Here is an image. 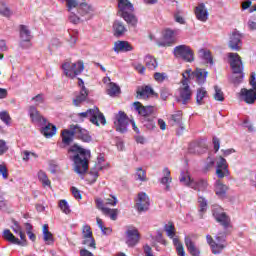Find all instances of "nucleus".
<instances>
[{
    "instance_id": "1",
    "label": "nucleus",
    "mask_w": 256,
    "mask_h": 256,
    "mask_svg": "<svg viewBox=\"0 0 256 256\" xmlns=\"http://www.w3.org/2000/svg\"><path fill=\"white\" fill-rule=\"evenodd\" d=\"M69 159L74 164V171L78 175H85L89 171V160L91 159V150L85 149L78 144L72 145L68 149Z\"/></svg>"
},
{
    "instance_id": "2",
    "label": "nucleus",
    "mask_w": 256,
    "mask_h": 256,
    "mask_svg": "<svg viewBox=\"0 0 256 256\" xmlns=\"http://www.w3.org/2000/svg\"><path fill=\"white\" fill-rule=\"evenodd\" d=\"M228 63L232 69V73L234 74L232 77V83L234 85H239L243 83V79L245 78V74L243 73V61L241 57L237 53L230 52L227 54Z\"/></svg>"
},
{
    "instance_id": "3",
    "label": "nucleus",
    "mask_w": 256,
    "mask_h": 256,
    "mask_svg": "<svg viewBox=\"0 0 256 256\" xmlns=\"http://www.w3.org/2000/svg\"><path fill=\"white\" fill-rule=\"evenodd\" d=\"M78 120L83 122L85 119H88L90 123L99 127V122L101 125H106L107 120L105 119V115L99 111L97 106L86 110L85 112H80L77 114Z\"/></svg>"
},
{
    "instance_id": "4",
    "label": "nucleus",
    "mask_w": 256,
    "mask_h": 256,
    "mask_svg": "<svg viewBox=\"0 0 256 256\" xmlns=\"http://www.w3.org/2000/svg\"><path fill=\"white\" fill-rule=\"evenodd\" d=\"M120 17L131 25V27H137V17L133 15V4L129 0H117Z\"/></svg>"
},
{
    "instance_id": "5",
    "label": "nucleus",
    "mask_w": 256,
    "mask_h": 256,
    "mask_svg": "<svg viewBox=\"0 0 256 256\" xmlns=\"http://www.w3.org/2000/svg\"><path fill=\"white\" fill-rule=\"evenodd\" d=\"M179 181L180 183H183V185H185L186 187L194 189V191H207V187H209V184L206 182V180L200 179L198 181H195L191 179L189 172L185 171H182L180 173Z\"/></svg>"
},
{
    "instance_id": "6",
    "label": "nucleus",
    "mask_w": 256,
    "mask_h": 256,
    "mask_svg": "<svg viewBox=\"0 0 256 256\" xmlns=\"http://www.w3.org/2000/svg\"><path fill=\"white\" fill-rule=\"evenodd\" d=\"M62 69L66 77H70V79H75L77 75H81V73H83V70L85 69V64H83V61H78L76 63L65 62L62 64Z\"/></svg>"
},
{
    "instance_id": "7",
    "label": "nucleus",
    "mask_w": 256,
    "mask_h": 256,
    "mask_svg": "<svg viewBox=\"0 0 256 256\" xmlns=\"http://www.w3.org/2000/svg\"><path fill=\"white\" fill-rule=\"evenodd\" d=\"M174 56L177 59H182L183 61H186V63H193V61H195L193 50L190 46H187L185 44L178 45L174 48Z\"/></svg>"
},
{
    "instance_id": "8",
    "label": "nucleus",
    "mask_w": 256,
    "mask_h": 256,
    "mask_svg": "<svg viewBox=\"0 0 256 256\" xmlns=\"http://www.w3.org/2000/svg\"><path fill=\"white\" fill-rule=\"evenodd\" d=\"M227 235H229V232L225 230L224 232H219L215 236L216 243L212 244L213 255H220V253H223V249L227 247Z\"/></svg>"
},
{
    "instance_id": "9",
    "label": "nucleus",
    "mask_w": 256,
    "mask_h": 256,
    "mask_svg": "<svg viewBox=\"0 0 256 256\" xmlns=\"http://www.w3.org/2000/svg\"><path fill=\"white\" fill-rule=\"evenodd\" d=\"M183 75L182 85L183 88L180 89V99H182L183 105H187V101L191 99V88L189 87V83L187 82L189 77H191V70H186Z\"/></svg>"
},
{
    "instance_id": "10",
    "label": "nucleus",
    "mask_w": 256,
    "mask_h": 256,
    "mask_svg": "<svg viewBox=\"0 0 256 256\" xmlns=\"http://www.w3.org/2000/svg\"><path fill=\"white\" fill-rule=\"evenodd\" d=\"M70 129H72V131H74V135H75L76 139L83 141V143H91L93 141V137L87 131V129H84L77 124L70 125Z\"/></svg>"
},
{
    "instance_id": "11",
    "label": "nucleus",
    "mask_w": 256,
    "mask_h": 256,
    "mask_svg": "<svg viewBox=\"0 0 256 256\" xmlns=\"http://www.w3.org/2000/svg\"><path fill=\"white\" fill-rule=\"evenodd\" d=\"M212 214L214 219H216L217 223H220L224 230L227 231L229 227H231V218L227 215V213L223 212L221 208H215L212 210Z\"/></svg>"
},
{
    "instance_id": "12",
    "label": "nucleus",
    "mask_w": 256,
    "mask_h": 256,
    "mask_svg": "<svg viewBox=\"0 0 256 256\" xmlns=\"http://www.w3.org/2000/svg\"><path fill=\"white\" fill-rule=\"evenodd\" d=\"M133 107L138 115L142 117V120L149 119V117H153L155 113V106H144L141 102H134Z\"/></svg>"
},
{
    "instance_id": "13",
    "label": "nucleus",
    "mask_w": 256,
    "mask_h": 256,
    "mask_svg": "<svg viewBox=\"0 0 256 256\" xmlns=\"http://www.w3.org/2000/svg\"><path fill=\"white\" fill-rule=\"evenodd\" d=\"M228 47L231 51H241V47H243V35L239 33V31L234 30L230 35Z\"/></svg>"
},
{
    "instance_id": "14",
    "label": "nucleus",
    "mask_w": 256,
    "mask_h": 256,
    "mask_svg": "<svg viewBox=\"0 0 256 256\" xmlns=\"http://www.w3.org/2000/svg\"><path fill=\"white\" fill-rule=\"evenodd\" d=\"M116 131L119 133H127V126L129 125V117L123 111H119L116 115Z\"/></svg>"
},
{
    "instance_id": "15",
    "label": "nucleus",
    "mask_w": 256,
    "mask_h": 256,
    "mask_svg": "<svg viewBox=\"0 0 256 256\" xmlns=\"http://www.w3.org/2000/svg\"><path fill=\"white\" fill-rule=\"evenodd\" d=\"M78 86L81 87L79 95L73 100L75 107H79L89 97V90L85 87L83 79L78 78Z\"/></svg>"
},
{
    "instance_id": "16",
    "label": "nucleus",
    "mask_w": 256,
    "mask_h": 256,
    "mask_svg": "<svg viewBox=\"0 0 256 256\" xmlns=\"http://www.w3.org/2000/svg\"><path fill=\"white\" fill-rule=\"evenodd\" d=\"M29 115H30L32 123H35L36 125H39L40 127H43V125H47V119L41 115L39 110H37V107L30 106Z\"/></svg>"
},
{
    "instance_id": "17",
    "label": "nucleus",
    "mask_w": 256,
    "mask_h": 256,
    "mask_svg": "<svg viewBox=\"0 0 256 256\" xmlns=\"http://www.w3.org/2000/svg\"><path fill=\"white\" fill-rule=\"evenodd\" d=\"M149 196L145 192H141L138 194V200L136 202V209L139 213H143V211H149Z\"/></svg>"
},
{
    "instance_id": "18",
    "label": "nucleus",
    "mask_w": 256,
    "mask_h": 256,
    "mask_svg": "<svg viewBox=\"0 0 256 256\" xmlns=\"http://www.w3.org/2000/svg\"><path fill=\"white\" fill-rule=\"evenodd\" d=\"M206 152L207 144L205 143V140L196 141L189 146V153H192L193 155H203V153Z\"/></svg>"
},
{
    "instance_id": "19",
    "label": "nucleus",
    "mask_w": 256,
    "mask_h": 256,
    "mask_svg": "<svg viewBox=\"0 0 256 256\" xmlns=\"http://www.w3.org/2000/svg\"><path fill=\"white\" fill-rule=\"evenodd\" d=\"M240 97H242L243 101L248 105H253L256 101V90L242 88L240 91Z\"/></svg>"
},
{
    "instance_id": "20",
    "label": "nucleus",
    "mask_w": 256,
    "mask_h": 256,
    "mask_svg": "<svg viewBox=\"0 0 256 256\" xmlns=\"http://www.w3.org/2000/svg\"><path fill=\"white\" fill-rule=\"evenodd\" d=\"M183 113L181 111H178L177 113L171 115L170 123L171 125H177L180 130L177 131V135H183V132L185 131V126H183Z\"/></svg>"
},
{
    "instance_id": "21",
    "label": "nucleus",
    "mask_w": 256,
    "mask_h": 256,
    "mask_svg": "<svg viewBox=\"0 0 256 256\" xmlns=\"http://www.w3.org/2000/svg\"><path fill=\"white\" fill-rule=\"evenodd\" d=\"M137 99H148L150 95H154V97H158V94L155 93L151 86H141L137 88Z\"/></svg>"
},
{
    "instance_id": "22",
    "label": "nucleus",
    "mask_w": 256,
    "mask_h": 256,
    "mask_svg": "<svg viewBox=\"0 0 256 256\" xmlns=\"http://www.w3.org/2000/svg\"><path fill=\"white\" fill-rule=\"evenodd\" d=\"M126 237V244L128 247H135V245L139 243V231L137 229L127 230Z\"/></svg>"
},
{
    "instance_id": "23",
    "label": "nucleus",
    "mask_w": 256,
    "mask_h": 256,
    "mask_svg": "<svg viewBox=\"0 0 256 256\" xmlns=\"http://www.w3.org/2000/svg\"><path fill=\"white\" fill-rule=\"evenodd\" d=\"M185 245L187 247V251L191 256H201V250H199V247L195 245V242L191 240L189 237H185Z\"/></svg>"
},
{
    "instance_id": "24",
    "label": "nucleus",
    "mask_w": 256,
    "mask_h": 256,
    "mask_svg": "<svg viewBox=\"0 0 256 256\" xmlns=\"http://www.w3.org/2000/svg\"><path fill=\"white\" fill-rule=\"evenodd\" d=\"M195 15L198 21H207L209 19V12L207 11V8H205V4H200L195 9Z\"/></svg>"
},
{
    "instance_id": "25",
    "label": "nucleus",
    "mask_w": 256,
    "mask_h": 256,
    "mask_svg": "<svg viewBox=\"0 0 256 256\" xmlns=\"http://www.w3.org/2000/svg\"><path fill=\"white\" fill-rule=\"evenodd\" d=\"M114 51L115 53H127L129 51H133V46L127 41H117L114 44Z\"/></svg>"
},
{
    "instance_id": "26",
    "label": "nucleus",
    "mask_w": 256,
    "mask_h": 256,
    "mask_svg": "<svg viewBox=\"0 0 256 256\" xmlns=\"http://www.w3.org/2000/svg\"><path fill=\"white\" fill-rule=\"evenodd\" d=\"M193 77H195L196 83L198 85H203L205 81H207V75L209 72L205 69L197 68L195 72L192 73Z\"/></svg>"
},
{
    "instance_id": "27",
    "label": "nucleus",
    "mask_w": 256,
    "mask_h": 256,
    "mask_svg": "<svg viewBox=\"0 0 256 256\" xmlns=\"http://www.w3.org/2000/svg\"><path fill=\"white\" fill-rule=\"evenodd\" d=\"M40 131H41V134L44 135V137H46V139H51V137H53V135L57 133V126L51 123H48L47 125L42 127Z\"/></svg>"
},
{
    "instance_id": "28",
    "label": "nucleus",
    "mask_w": 256,
    "mask_h": 256,
    "mask_svg": "<svg viewBox=\"0 0 256 256\" xmlns=\"http://www.w3.org/2000/svg\"><path fill=\"white\" fill-rule=\"evenodd\" d=\"M114 36L115 37H123L125 33H127V28L123 24L121 20H116L113 23Z\"/></svg>"
},
{
    "instance_id": "29",
    "label": "nucleus",
    "mask_w": 256,
    "mask_h": 256,
    "mask_svg": "<svg viewBox=\"0 0 256 256\" xmlns=\"http://www.w3.org/2000/svg\"><path fill=\"white\" fill-rule=\"evenodd\" d=\"M164 42H160V47H166L171 45L175 41V32L172 29H166L164 32Z\"/></svg>"
},
{
    "instance_id": "30",
    "label": "nucleus",
    "mask_w": 256,
    "mask_h": 256,
    "mask_svg": "<svg viewBox=\"0 0 256 256\" xmlns=\"http://www.w3.org/2000/svg\"><path fill=\"white\" fill-rule=\"evenodd\" d=\"M73 139H75V131L71 128L69 130L62 131V143L64 145H71Z\"/></svg>"
},
{
    "instance_id": "31",
    "label": "nucleus",
    "mask_w": 256,
    "mask_h": 256,
    "mask_svg": "<svg viewBox=\"0 0 256 256\" xmlns=\"http://www.w3.org/2000/svg\"><path fill=\"white\" fill-rule=\"evenodd\" d=\"M227 185L222 184L220 180H217L214 185V191L217 195V197H225L227 195Z\"/></svg>"
},
{
    "instance_id": "32",
    "label": "nucleus",
    "mask_w": 256,
    "mask_h": 256,
    "mask_svg": "<svg viewBox=\"0 0 256 256\" xmlns=\"http://www.w3.org/2000/svg\"><path fill=\"white\" fill-rule=\"evenodd\" d=\"M31 30L26 25H20V39L21 41H31Z\"/></svg>"
},
{
    "instance_id": "33",
    "label": "nucleus",
    "mask_w": 256,
    "mask_h": 256,
    "mask_svg": "<svg viewBox=\"0 0 256 256\" xmlns=\"http://www.w3.org/2000/svg\"><path fill=\"white\" fill-rule=\"evenodd\" d=\"M43 239L47 245L54 243L53 234L49 231V225L45 224L43 226Z\"/></svg>"
},
{
    "instance_id": "34",
    "label": "nucleus",
    "mask_w": 256,
    "mask_h": 256,
    "mask_svg": "<svg viewBox=\"0 0 256 256\" xmlns=\"http://www.w3.org/2000/svg\"><path fill=\"white\" fill-rule=\"evenodd\" d=\"M207 90L204 87L198 88L196 93V103L197 105H203V99H207Z\"/></svg>"
},
{
    "instance_id": "35",
    "label": "nucleus",
    "mask_w": 256,
    "mask_h": 256,
    "mask_svg": "<svg viewBox=\"0 0 256 256\" xmlns=\"http://www.w3.org/2000/svg\"><path fill=\"white\" fill-rule=\"evenodd\" d=\"M144 61L147 69H149L150 71H155V69H157L158 67L157 60L153 56L151 55L146 56Z\"/></svg>"
},
{
    "instance_id": "36",
    "label": "nucleus",
    "mask_w": 256,
    "mask_h": 256,
    "mask_svg": "<svg viewBox=\"0 0 256 256\" xmlns=\"http://www.w3.org/2000/svg\"><path fill=\"white\" fill-rule=\"evenodd\" d=\"M3 238L6 241H9V243H12L13 245H16V243H20L19 238L15 237V235H13V233H11V230L9 229H5L3 231Z\"/></svg>"
},
{
    "instance_id": "37",
    "label": "nucleus",
    "mask_w": 256,
    "mask_h": 256,
    "mask_svg": "<svg viewBox=\"0 0 256 256\" xmlns=\"http://www.w3.org/2000/svg\"><path fill=\"white\" fill-rule=\"evenodd\" d=\"M198 203H199V217L200 219H203V215L207 211V199H205L203 196H199Z\"/></svg>"
},
{
    "instance_id": "38",
    "label": "nucleus",
    "mask_w": 256,
    "mask_h": 256,
    "mask_svg": "<svg viewBox=\"0 0 256 256\" xmlns=\"http://www.w3.org/2000/svg\"><path fill=\"white\" fill-rule=\"evenodd\" d=\"M121 93V88L116 83L110 82L109 88L107 89V95L115 97V95Z\"/></svg>"
},
{
    "instance_id": "39",
    "label": "nucleus",
    "mask_w": 256,
    "mask_h": 256,
    "mask_svg": "<svg viewBox=\"0 0 256 256\" xmlns=\"http://www.w3.org/2000/svg\"><path fill=\"white\" fill-rule=\"evenodd\" d=\"M164 231L169 239H173V237H175V224H173V222H168L164 225Z\"/></svg>"
},
{
    "instance_id": "40",
    "label": "nucleus",
    "mask_w": 256,
    "mask_h": 256,
    "mask_svg": "<svg viewBox=\"0 0 256 256\" xmlns=\"http://www.w3.org/2000/svg\"><path fill=\"white\" fill-rule=\"evenodd\" d=\"M38 179L44 187H51V180H49V177H47V174L43 170L38 172Z\"/></svg>"
},
{
    "instance_id": "41",
    "label": "nucleus",
    "mask_w": 256,
    "mask_h": 256,
    "mask_svg": "<svg viewBox=\"0 0 256 256\" xmlns=\"http://www.w3.org/2000/svg\"><path fill=\"white\" fill-rule=\"evenodd\" d=\"M142 123L146 129H149L150 131L155 128V116H150L149 118H144L142 120Z\"/></svg>"
},
{
    "instance_id": "42",
    "label": "nucleus",
    "mask_w": 256,
    "mask_h": 256,
    "mask_svg": "<svg viewBox=\"0 0 256 256\" xmlns=\"http://www.w3.org/2000/svg\"><path fill=\"white\" fill-rule=\"evenodd\" d=\"M163 173H164V177L161 178L160 183H162V185H167L171 183L172 178H171V171L169 170V168L167 167L164 168Z\"/></svg>"
},
{
    "instance_id": "43",
    "label": "nucleus",
    "mask_w": 256,
    "mask_h": 256,
    "mask_svg": "<svg viewBox=\"0 0 256 256\" xmlns=\"http://www.w3.org/2000/svg\"><path fill=\"white\" fill-rule=\"evenodd\" d=\"M97 225L99 229L102 231L103 235H111V232L113 231L111 228H107L103 226V220L99 217L96 218Z\"/></svg>"
},
{
    "instance_id": "44",
    "label": "nucleus",
    "mask_w": 256,
    "mask_h": 256,
    "mask_svg": "<svg viewBox=\"0 0 256 256\" xmlns=\"http://www.w3.org/2000/svg\"><path fill=\"white\" fill-rule=\"evenodd\" d=\"M200 53L202 55V59H204L206 63H209V65H213V56H211V51L201 49Z\"/></svg>"
},
{
    "instance_id": "45",
    "label": "nucleus",
    "mask_w": 256,
    "mask_h": 256,
    "mask_svg": "<svg viewBox=\"0 0 256 256\" xmlns=\"http://www.w3.org/2000/svg\"><path fill=\"white\" fill-rule=\"evenodd\" d=\"M95 203H96L97 209H101L104 215H109V213H111V208L105 207L103 204V200L101 198L96 199Z\"/></svg>"
},
{
    "instance_id": "46",
    "label": "nucleus",
    "mask_w": 256,
    "mask_h": 256,
    "mask_svg": "<svg viewBox=\"0 0 256 256\" xmlns=\"http://www.w3.org/2000/svg\"><path fill=\"white\" fill-rule=\"evenodd\" d=\"M214 91H215L214 93L215 101H225V96L221 88H219V86H214Z\"/></svg>"
},
{
    "instance_id": "47",
    "label": "nucleus",
    "mask_w": 256,
    "mask_h": 256,
    "mask_svg": "<svg viewBox=\"0 0 256 256\" xmlns=\"http://www.w3.org/2000/svg\"><path fill=\"white\" fill-rule=\"evenodd\" d=\"M214 166H215V160H213V158L211 157H208L203 167V173H209V171H211V169H213Z\"/></svg>"
},
{
    "instance_id": "48",
    "label": "nucleus",
    "mask_w": 256,
    "mask_h": 256,
    "mask_svg": "<svg viewBox=\"0 0 256 256\" xmlns=\"http://www.w3.org/2000/svg\"><path fill=\"white\" fill-rule=\"evenodd\" d=\"M82 245H87V247L96 249L95 238H93V236H88V237L83 238Z\"/></svg>"
},
{
    "instance_id": "49",
    "label": "nucleus",
    "mask_w": 256,
    "mask_h": 256,
    "mask_svg": "<svg viewBox=\"0 0 256 256\" xmlns=\"http://www.w3.org/2000/svg\"><path fill=\"white\" fill-rule=\"evenodd\" d=\"M59 207L63 213L66 215H69L71 213V208L69 207V203H67V200H61L59 203Z\"/></svg>"
},
{
    "instance_id": "50",
    "label": "nucleus",
    "mask_w": 256,
    "mask_h": 256,
    "mask_svg": "<svg viewBox=\"0 0 256 256\" xmlns=\"http://www.w3.org/2000/svg\"><path fill=\"white\" fill-rule=\"evenodd\" d=\"M1 5L2 7H0V15H2L3 17H11V15H13L11 9H9V7H6L5 3H2Z\"/></svg>"
},
{
    "instance_id": "51",
    "label": "nucleus",
    "mask_w": 256,
    "mask_h": 256,
    "mask_svg": "<svg viewBox=\"0 0 256 256\" xmlns=\"http://www.w3.org/2000/svg\"><path fill=\"white\" fill-rule=\"evenodd\" d=\"M216 175L219 179L229 176V168H216Z\"/></svg>"
},
{
    "instance_id": "52",
    "label": "nucleus",
    "mask_w": 256,
    "mask_h": 256,
    "mask_svg": "<svg viewBox=\"0 0 256 256\" xmlns=\"http://www.w3.org/2000/svg\"><path fill=\"white\" fill-rule=\"evenodd\" d=\"M0 119L5 125H11V116H9L7 111L0 112Z\"/></svg>"
},
{
    "instance_id": "53",
    "label": "nucleus",
    "mask_w": 256,
    "mask_h": 256,
    "mask_svg": "<svg viewBox=\"0 0 256 256\" xmlns=\"http://www.w3.org/2000/svg\"><path fill=\"white\" fill-rule=\"evenodd\" d=\"M216 169H229V164H227V160L222 156L219 157Z\"/></svg>"
},
{
    "instance_id": "54",
    "label": "nucleus",
    "mask_w": 256,
    "mask_h": 256,
    "mask_svg": "<svg viewBox=\"0 0 256 256\" xmlns=\"http://www.w3.org/2000/svg\"><path fill=\"white\" fill-rule=\"evenodd\" d=\"M91 236H93V232L91 231V226L84 225L82 229V238L91 237Z\"/></svg>"
},
{
    "instance_id": "55",
    "label": "nucleus",
    "mask_w": 256,
    "mask_h": 256,
    "mask_svg": "<svg viewBox=\"0 0 256 256\" xmlns=\"http://www.w3.org/2000/svg\"><path fill=\"white\" fill-rule=\"evenodd\" d=\"M154 79L158 83H163L167 79V74L156 72V73H154Z\"/></svg>"
},
{
    "instance_id": "56",
    "label": "nucleus",
    "mask_w": 256,
    "mask_h": 256,
    "mask_svg": "<svg viewBox=\"0 0 256 256\" xmlns=\"http://www.w3.org/2000/svg\"><path fill=\"white\" fill-rule=\"evenodd\" d=\"M169 95H171V91L169 90V88L163 87L160 90V97L161 99H163V101H167Z\"/></svg>"
},
{
    "instance_id": "57",
    "label": "nucleus",
    "mask_w": 256,
    "mask_h": 256,
    "mask_svg": "<svg viewBox=\"0 0 256 256\" xmlns=\"http://www.w3.org/2000/svg\"><path fill=\"white\" fill-rule=\"evenodd\" d=\"M136 177H137L138 181H145V179H147L145 170H143V168H138L137 172H136Z\"/></svg>"
},
{
    "instance_id": "58",
    "label": "nucleus",
    "mask_w": 256,
    "mask_h": 256,
    "mask_svg": "<svg viewBox=\"0 0 256 256\" xmlns=\"http://www.w3.org/2000/svg\"><path fill=\"white\" fill-rule=\"evenodd\" d=\"M18 235H20L21 240L18 239V243H16V245H19L20 247H27V238L23 231L20 232Z\"/></svg>"
},
{
    "instance_id": "59",
    "label": "nucleus",
    "mask_w": 256,
    "mask_h": 256,
    "mask_svg": "<svg viewBox=\"0 0 256 256\" xmlns=\"http://www.w3.org/2000/svg\"><path fill=\"white\" fill-rule=\"evenodd\" d=\"M212 143H213L215 153H218L219 149L221 148V140H219V138L214 136L212 139Z\"/></svg>"
},
{
    "instance_id": "60",
    "label": "nucleus",
    "mask_w": 256,
    "mask_h": 256,
    "mask_svg": "<svg viewBox=\"0 0 256 256\" xmlns=\"http://www.w3.org/2000/svg\"><path fill=\"white\" fill-rule=\"evenodd\" d=\"M9 151V147H7V142L5 140H0V155H5Z\"/></svg>"
},
{
    "instance_id": "61",
    "label": "nucleus",
    "mask_w": 256,
    "mask_h": 256,
    "mask_svg": "<svg viewBox=\"0 0 256 256\" xmlns=\"http://www.w3.org/2000/svg\"><path fill=\"white\" fill-rule=\"evenodd\" d=\"M248 27H249V29H251V31H255L256 30V16H252L248 20Z\"/></svg>"
},
{
    "instance_id": "62",
    "label": "nucleus",
    "mask_w": 256,
    "mask_h": 256,
    "mask_svg": "<svg viewBox=\"0 0 256 256\" xmlns=\"http://www.w3.org/2000/svg\"><path fill=\"white\" fill-rule=\"evenodd\" d=\"M70 13H71L70 16H69L70 23H74V25H77V23H79V21L81 19L74 12L71 11Z\"/></svg>"
},
{
    "instance_id": "63",
    "label": "nucleus",
    "mask_w": 256,
    "mask_h": 256,
    "mask_svg": "<svg viewBox=\"0 0 256 256\" xmlns=\"http://www.w3.org/2000/svg\"><path fill=\"white\" fill-rule=\"evenodd\" d=\"M20 47L21 49H30L31 47V40H20Z\"/></svg>"
},
{
    "instance_id": "64",
    "label": "nucleus",
    "mask_w": 256,
    "mask_h": 256,
    "mask_svg": "<svg viewBox=\"0 0 256 256\" xmlns=\"http://www.w3.org/2000/svg\"><path fill=\"white\" fill-rule=\"evenodd\" d=\"M32 101L36 103V105H41V103L44 102L43 94H38L35 97L32 98Z\"/></svg>"
}]
</instances>
